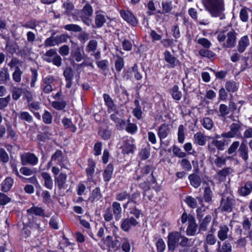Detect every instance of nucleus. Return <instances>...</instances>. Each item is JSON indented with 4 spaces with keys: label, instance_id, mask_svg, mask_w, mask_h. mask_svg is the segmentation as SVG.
<instances>
[{
    "label": "nucleus",
    "instance_id": "nucleus-1",
    "mask_svg": "<svg viewBox=\"0 0 252 252\" xmlns=\"http://www.w3.org/2000/svg\"><path fill=\"white\" fill-rule=\"evenodd\" d=\"M201 2L211 16L219 17L221 20L225 18L224 0H201Z\"/></svg>",
    "mask_w": 252,
    "mask_h": 252
},
{
    "label": "nucleus",
    "instance_id": "nucleus-2",
    "mask_svg": "<svg viewBox=\"0 0 252 252\" xmlns=\"http://www.w3.org/2000/svg\"><path fill=\"white\" fill-rule=\"evenodd\" d=\"M236 33L234 31H223L218 35L219 42H223V46L226 48H232L235 46L236 40Z\"/></svg>",
    "mask_w": 252,
    "mask_h": 252
},
{
    "label": "nucleus",
    "instance_id": "nucleus-3",
    "mask_svg": "<svg viewBox=\"0 0 252 252\" xmlns=\"http://www.w3.org/2000/svg\"><path fill=\"white\" fill-rule=\"evenodd\" d=\"M236 201L232 194L229 192H224L221 195L220 207L224 212H230L235 205Z\"/></svg>",
    "mask_w": 252,
    "mask_h": 252
},
{
    "label": "nucleus",
    "instance_id": "nucleus-4",
    "mask_svg": "<svg viewBox=\"0 0 252 252\" xmlns=\"http://www.w3.org/2000/svg\"><path fill=\"white\" fill-rule=\"evenodd\" d=\"M93 12V8L88 3L86 4L79 12V17L82 21L87 26H90L92 23V19L90 17L92 16Z\"/></svg>",
    "mask_w": 252,
    "mask_h": 252
},
{
    "label": "nucleus",
    "instance_id": "nucleus-5",
    "mask_svg": "<svg viewBox=\"0 0 252 252\" xmlns=\"http://www.w3.org/2000/svg\"><path fill=\"white\" fill-rule=\"evenodd\" d=\"M230 130L226 132H223L221 134V136L223 138H229L235 137H239L241 136V130L242 126L239 123H232L230 125Z\"/></svg>",
    "mask_w": 252,
    "mask_h": 252
},
{
    "label": "nucleus",
    "instance_id": "nucleus-6",
    "mask_svg": "<svg viewBox=\"0 0 252 252\" xmlns=\"http://www.w3.org/2000/svg\"><path fill=\"white\" fill-rule=\"evenodd\" d=\"M217 237L219 241H225L227 239H232L231 232L228 226L225 224L220 225L217 232Z\"/></svg>",
    "mask_w": 252,
    "mask_h": 252
},
{
    "label": "nucleus",
    "instance_id": "nucleus-7",
    "mask_svg": "<svg viewBox=\"0 0 252 252\" xmlns=\"http://www.w3.org/2000/svg\"><path fill=\"white\" fill-rule=\"evenodd\" d=\"M21 164L23 165L30 164L35 165L38 160V158L33 154L31 153H24L20 156Z\"/></svg>",
    "mask_w": 252,
    "mask_h": 252
},
{
    "label": "nucleus",
    "instance_id": "nucleus-8",
    "mask_svg": "<svg viewBox=\"0 0 252 252\" xmlns=\"http://www.w3.org/2000/svg\"><path fill=\"white\" fill-rule=\"evenodd\" d=\"M180 233L178 232L169 233L168 236V247L170 250H174L178 245Z\"/></svg>",
    "mask_w": 252,
    "mask_h": 252
},
{
    "label": "nucleus",
    "instance_id": "nucleus-9",
    "mask_svg": "<svg viewBox=\"0 0 252 252\" xmlns=\"http://www.w3.org/2000/svg\"><path fill=\"white\" fill-rule=\"evenodd\" d=\"M139 223L137 219L133 217L127 218L122 220L121 228L125 232H128L131 227L136 226Z\"/></svg>",
    "mask_w": 252,
    "mask_h": 252
},
{
    "label": "nucleus",
    "instance_id": "nucleus-10",
    "mask_svg": "<svg viewBox=\"0 0 252 252\" xmlns=\"http://www.w3.org/2000/svg\"><path fill=\"white\" fill-rule=\"evenodd\" d=\"M141 171L142 175L137 176V180H139L141 178L145 177L146 175L150 174L148 178H145V179L148 183H155V179L153 175V167L152 165H146L143 167L141 169Z\"/></svg>",
    "mask_w": 252,
    "mask_h": 252
},
{
    "label": "nucleus",
    "instance_id": "nucleus-11",
    "mask_svg": "<svg viewBox=\"0 0 252 252\" xmlns=\"http://www.w3.org/2000/svg\"><path fill=\"white\" fill-rule=\"evenodd\" d=\"M84 52L83 48L77 45L72 47L70 57L75 59L76 62H79L81 61L84 58Z\"/></svg>",
    "mask_w": 252,
    "mask_h": 252
},
{
    "label": "nucleus",
    "instance_id": "nucleus-12",
    "mask_svg": "<svg viewBox=\"0 0 252 252\" xmlns=\"http://www.w3.org/2000/svg\"><path fill=\"white\" fill-rule=\"evenodd\" d=\"M113 112L114 113L110 115V119L115 122L118 129H123L126 125L125 121L121 119V114L117 109Z\"/></svg>",
    "mask_w": 252,
    "mask_h": 252
},
{
    "label": "nucleus",
    "instance_id": "nucleus-13",
    "mask_svg": "<svg viewBox=\"0 0 252 252\" xmlns=\"http://www.w3.org/2000/svg\"><path fill=\"white\" fill-rule=\"evenodd\" d=\"M138 203H129L124 209H127L129 213L135 217L134 219H138L142 216V211L138 208Z\"/></svg>",
    "mask_w": 252,
    "mask_h": 252
},
{
    "label": "nucleus",
    "instance_id": "nucleus-14",
    "mask_svg": "<svg viewBox=\"0 0 252 252\" xmlns=\"http://www.w3.org/2000/svg\"><path fill=\"white\" fill-rule=\"evenodd\" d=\"M122 152L124 154L133 153L135 149L132 140L127 139L124 140L123 144L121 146Z\"/></svg>",
    "mask_w": 252,
    "mask_h": 252
},
{
    "label": "nucleus",
    "instance_id": "nucleus-15",
    "mask_svg": "<svg viewBox=\"0 0 252 252\" xmlns=\"http://www.w3.org/2000/svg\"><path fill=\"white\" fill-rule=\"evenodd\" d=\"M103 97L105 102V105L107 107V111L109 113L115 112L117 109V106L114 104L112 98L108 94H104L103 95Z\"/></svg>",
    "mask_w": 252,
    "mask_h": 252
},
{
    "label": "nucleus",
    "instance_id": "nucleus-16",
    "mask_svg": "<svg viewBox=\"0 0 252 252\" xmlns=\"http://www.w3.org/2000/svg\"><path fill=\"white\" fill-rule=\"evenodd\" d=\"M131 75L136 80H140L144 75H146V74L142 67H139L137 64H134L132 67Z\"/></svg>",
    "mask_w": 252,
    "mask_h": 252
},
{
    "label": "nucleus",
    "instance_id": "nucleus-17",
    "mask_svg": "<svg viewBox=\"0 0 252 252\" xmlns=\"http://www.w3.org/2000/svg\"><path fill=\"white\" fill-rule=\"evenodd\" d=\"M233 172V170L229 167H225L219 170L217 174V178L219 181L224 182L226 180L227 176H229Z\"/></svg>",
    "mask_w": 252,
    "mask_h": 252
},
{
    "label": "nucleus",
    "instance_id": "nucleus-18",
    "mask_svg": "<svg viewBox=\"0 0 252 252\" xmlns=\"http://www.w3.org/2000/svg\"><path fill=\"white\" fill-rule=\"evenodd\" d=\"M121 14L122 17L127 22L131 24L133 26H136L138 22L134 16L129 11H121Z\"/></svg>",
    "mask_w": 252,
    "mask_h": 252
},
{
    "label": "nucleus",
    "instance_id": "nucleus-19",
    "mask_svg": "<svg viewBox=\"0 0 252 252\" xmlns=\"http://www.w3.org/2000/svg\"><path fill=\"white\" fill-rule=\"evenodd\" d=\"M232 247V243L229 241H225L222 244L221 242L218 241L216 252H231Z\"/></svg>",
    "mask_w": 252,
    "mask_h": 252
},
{
    "label": "nucleus",
    "instance_id": "nucleus-20",
    "mask_svg": "<svg viewBox=\"0 0 252 252\" xmlns=\"http://www.w3.org/2000/svg\"><path fill=\"white\" fill-rule=\"evenodd\" d=\"M252 191V182L248 181L244 186L239 189L238 192L240 195L246 196L251 193Z\"/></svg>",
    "mask_w": 252,
    "mask_h": 252
},
{
    "label": "nucleus",
    "instance_id": "nucleus-21",
    "mask_svg": "<svg viewBox=\"0 0 252 252\" xmlns=\"http://www.w3.org/2000/svg\"><path fill=\"white\" fill-rule=\"evenodd\" d=\"M112 211L116 220H119L122 217V208L121 204L117 201H114L112 204Z\"/></svg>",
    "mask_w": 252,
    "mask_h": 252
},
{
    "label": "nucleus",
    "instance_id": "nucleus-22",
    "mask_svg": "<svg viewBox=\"0 0 252 252\" xmlns=\"http://www.w3.org/2000/svg\"><path fill=\"white\" fill-rule=\"evenodd\" d=\"M239 156L245 161H247L249 158V149L244 142H242L238 150Z\"/></svg>",
    "mask_w": 252,
    "mask_h": 252
},
{
    "label": "nucleus",
    "instance_id": "nucleus-23",
    "mask_svg": "<svg viewBox=\"0 0 252 252\" xmlns=\"http://www.w3.org/2000/svg\"><path fill=\"white\" fill-rule=\"evenodd\" d=\"M170 131V128L168 124H163L158 127V134L161 141L162 139L165 138L168 136Z\"/></svg>",
    "mask_w": 252,
    "mask_h": 252
},
{
    "label": "nucleus",
    "instance_id": "nucleus-24",
    "mask_svg": "<svg viewBox=\"0 0 252 252\" xmlns=\"http://www.w3.org/2000/svg\"><path fill=\"white\" fill-rule=\"evenodd\" d=\"M212 220V217L210 215H207L204 219L199 220V231L205 232L208 229V226Z\"/></svg>",
    "mask_w": 252,
    "mask_h": 252
},
{
    "label": "nucleus",
    "instance_id": "nucleus-25",
    "mask_svg": "<svg viewBox=\"0 0 252 252\" xmlns=\"http://www.w3.org/2000/svg\"><path fill=\"white\" fill-rule=\"evenodd\" d=\"M250 44V40L247 35H245L241 37L238 42V51L240 53L244 52L246 48Z\"/></svg>",
    "mask_w": 252,
    "mask_h": 252
},
{
    "label": "nucleus",
    "instance_id": "nucleus-26",
    "mask_svg": "<svg viewBox=\"0 0 252 252\" xmlns=\"http://www.w3.org/2000/svg\"><path fill=\"white\" fill-rule=\"evenodd\" d=\"M51 160L55 161L57 164L60 165L62 167H64L63 163L64 161V157L61 151L57 150L52 156Z\"/></svg>",
    "mask_w": 252,
    "mask_h": 252
},
{
    "label": "nucleus",
    "instance_id": "nucleus-27",
    "mask_svg": "<svg viewBox=\"0 0 252 252\" xmlns=\"http://www.w3.org/2000/svg\"><path fill=\"white\" fill-rule=\"evenodd\" d=\"M106 22V16L100 13L99 11L95 12V24L97 28L102 27Z\"/></svg>",
    "mask_w": 252,
    "mask_h": 252
},
{
    "label": "nucleus",
    "instance_id": "nucleus-28",
    "mask_svg": "<svg viewBox=\"0 0 252 252\" xmlns=\"http://www.w3.org/2000/svg\"><path fill=\"white\" fill-rule=\"evenodd\" d=\"M41 176L44 180V186L49 189H52L53 183L50 175L46 172H43L41 173Z\"/></svg>",
    "mask_w": 252,
    "mask_h": 252
},
{
    "label": "nucleus",
    "instance_id": "nucleus-29",
    "mask_svg": "<svg viewBox=\"0 0 252 252\" xmlns=\"http://www.w3.org/2000/svg\"><path fill=\"white\" fill-rule=\"evenodd\" d=\"M13 184V180L10 177L6 178L1 183V190L6 192L11 188Z\"/></svg>",
    "mask_w": 252,
    "mask_h": 252
},
{
    "label": "nucleus",
    "instance_id": "nucleus-30",
    "mask_svg": "<svg viewBox=\"0 0 252 252\" xmlns=\"http://www.w3.org/2000/svg\"><path fill=\"white\" fill-rule=\"evenodd\" d=\"M164 57L165 61L169 63L171 67H174L176 65L177 60L170 52L166 51L164 53Z\"/></svg>",
    "mask_w": 252,
    "mask_h": 252
},
{
    "label": "nucleus",
    "instance_id": "nucleus-31",
    "mask_svg": "<svg viewBox=\"0 0 252 252\" xmlns=\"http://www.w3.org/2000/svg\"><path fill=\"white\" fill-rule=\"evenodd\" d=\"M190 184L195 188H198L201 183V180L199 176L196 174H191L189 176Z\"/></svg>",
    "mask_w": 252,
    "mask_h": 252
},
{
    "label": "nucleus",
    "instance_id": "nucleus-32",
    "mask_svg": "<svg viewBox=\"0 0 252 252\" xmlns=\"http://www.w3.org/2000/svg\"><path fill=\"white\" fill-rule=\"evenodd\" d=\"M31 51L32 48L29 46L28 43L26 42L25 45L23 48L18 49L17 54L19 56L23 58H26L30 55Z\"/></svg>",
    "mask_w": 252,
    "mask_h": 252
},
{
    "label": "nucleus",
    "instance_id": "nucleus-33",
    "mask_svg": "<svg viewBox=\"0 0 252 252\" xmlns=\"http://www.w3.org/2000/svg\"><path fill=\"white\" fill-rule=\"evenodd\" d=\"M170 93L173 98L177 101H179L182 97V93L179 91V87L174 85L170 90Z\"/></svg>",
    "mask_w": 252,
    "mask_h": 252
},
{
    "label": "nucleus",
    "instance_id": "nucleus-34",
    "mask_svg": "<svg viewBox=\"0 0 252 252\" xmlns=\"http://www.w3.org/2000/svg\"><path fill=\"white\" fill-rule=\"evenodd\" d=\"M66 178V175L63 173H61L58 176L55 178V181L60 189L64 188Z\"/></svg>",
    "mask_w": 252,
    "mask_h": 252
},
{
    "label": "nucleus",
    "instance_id": "nucleus-35",
    "mask_svg": "<svg viewBox=\"0 0 252 252\" xmlns=\"http://www.w3.org/2000/svg\"><path fill=\"white\" fill-rule=\"evenodd\" d=\"M10 80V76L7 69L0 70V85L6 84Z\"/></svg>",
    "mask_w": 252,
    "mask_h": 252
},
{
    "label": "nucleus",
    "instance_id": "nucleus-36",
    "mask_svg": "<svg viewBox=\"0 0 252 252\" xmlns=\"http://www.w3.org/2000/svg\"><path fill=\"white\" fill-rule=\"evenodd\" d=\"M58 38L57 36H54V34H53L50 37L47 38L44 43V45L45 47H52L56 45H58Z\"/></svg>",
    "mask_w": 252,
    "mask_h": 252
},
{
    "label": "nucleus",
    "instance_id": "nucleus-37",
    "mask_svg": "<svg viewBox=\"0 0 252 252\" xmlns=\"http://www.w3.org/2000/svg\"><path fill=\"white\" fill-rule=\"evenodd\" d=\"M56 53L57 52L55 49H50L43 55L42 58L45 61L48 63H51L53 57L56 54Z\"/></svg>",
    "mask_w": 252,
    "mask_h": 252
},
{
    "label": "nucleus",
    "instance_id": "nucleus-38",
    "mask_svg": "<svg viewBox=\"0 0 252 252\" xmlns=\"http://www.w3.org/2000/svg\"><path fill=\"white\" fill-rule=\"evenodd\" d=\"M225 88L228 92L234 93L238 90V85L234 81H228L226 82Z\"/></svg>",
    "mask_w": 252,
    "mask_h": 252
},
{
    "label": "nucleus",
    "instance_id": "nucleus-39",
    "mask_svg": "<svg viewBox=\"0 0 252 252\" xmlns=\"http://www.w3.org/2000/svg\"><path fill=\"white\" fill-rule=\"evenodd\" d=\"M27 212L30 214H34L36 216H44V210L40 207L33 206L27 210Z\"/></svg>",
    "mask_w": 252,
    "mask_h": 252
},
{
    "label": "nucleus",
    "instance_id": "nucleus-40",
    "mask_svg": "<svg viewBox=\"0 0 252 252\" xmlns=\"http://www.w3.org/2000/svg\"><path fill=\"white\" fill-rule=\"evenodd\" d=\"M113 170V166L111 164H109L106 169H105L103 173V178L105 182L109 181L112 176V172Z\"/></svg>",
    "mask_w": 252,
    "mask_h": 252
},
{
    "label": "nucleus",
    "instance_id": "nucleus-41",
    "mask_svg": "<svg viewBox=\"0 0 252 252\" xmlns=\"http://www.w3.org/2000/svg\"><path fill=\"white\" fill-rule=\"evenodd\" d=\"M94 162L89 159L88 161V167L86 168V173L89 180L92 178L94 172L95 167Z\"/></svg>",
    "mask_w": 252,
    "mask_h": 252
},
{
    "label": "nucleus",
    "instance_id": "nucleus-42",
    "mask_svg": "<svg viewBox=\"0 0 252 252\" xmlns=\"http://www.w3.org/2000/svg\"><path fill=\"white\" fill-rule=\"evenodd\" d=\"M197 227V225L194 221H190L186 230L187 234L189 236L194 235L196 233Z\"/></svg>",
    "mask_w": 252,
    "mask_h": 252
},
{
    "label": "nucleus",
    "instance_id": "nucleus-43",
    "mask_svg": "<svg viewBox=\"0 0 252 252\" xmlns=\"http://www.w3.org/2000/svg\"><path fill=\"white\" fill-rule=\"evenodd\" d=\"M216 158L214 160V164L218 167H221L226 164V160L228 159L229 157L223 158L218 156H215Z\"/></svg>",
    "mask_w": 252,
    "mask_h": 252
},
{
    "label": "nucleus",
    "instance_id": "nucleus-44",
    "mask_svg": "<svg viewBox=\"0 0 252 252\" xmlns=\"http://www.w3.org/2000/svg\"><path fill=\"white\" fill-rule=\"evenodd\" d=\"M194 140L198 145H204L206 142L205 136L201 132L196 133L194 136Z\"/></svg>",
    "mask_w": 252,
    "mask_h": 252
},
{
    "label": "nucleus",
    "instance_id": "nucleus-45",
    "mask_svg": "<svg viewBox=\"0 0 252 252\" xmlns=\"http://www.w3.org/2000/svg\"><path fill=\"white\" fill-rule=\"evenodd\" d=\"M213 192L211 190L210 188L206 187L204 189L203 193V198L206 202L209 203L212 200Z\"/></svg>",
    "mask_w": 252,
    "mask_h": 252
},
{
    "label": "nucleus",
    "instance_id": "nucleus-46",
    "mask_svg": "<svg viewBox=\"0 0 252 252\" xmlns=\"http://www.w3.org/2000/svg\"><path fill=\"white\" fill-rule=\"evenodd\" d=\"M23 71L18 66L15 67V70L12 74V79L16 83H19L21 81V76Z\"/></svg>",
    "mask_w": 252,
    "mask_h": 252
},
{
    "label": "nucleus",
    "instance_id": "nucleus-47",
    "mask_svg": "<svg viewBox=\"0 0 252 252\" xmlns=\"http://www.w3.org/2000/svg\"><path fill=\"white\" fill-rule=\"evenodd\" d=\"M20 173L26 176H30L35 174V169H31L28 167H22L20 169Z\"/></svg>",
    "mask_w": 252,
    "mask_h": 252
},
{
    "label": "nucleus",
    "instance_id": "nucleus-48",
    "mask_svg": "<svg viewBox=\"0 0 252 252\" xmlns=\"http://www.w3.org/2000/svg\"><path fill=\"white\" fill-rule=\"evenodd\" d=\"M66 105V102L64 100L55 101L52 102V106L58 110H63Z\"/></svg>",
    "mask_w": 252,
    "mask_h": 252
},
{
    "label": "nucleus",
    "instance_id": "nucleus-49",
    "mask_svg": "<svg viewBox=\"0 0 252 252\" xmlns=\"http://www.w3.org/2000/svg\"><path fill=\"white\" fill-rule=\"evenodd\" d=\"M162 11V13H167L170 12L173 8L171 1H163L161 3Z\"/></svg>",
    "mask_w": 252,
    "mask_h": 252
},
{
    "label": "nucleus",
    "instance_id": "nucleus-50",
    "mask_svg": "<svg viewBox=\"0 0 252 252\" xmlns=\"http://www.w3.org/2000/svg\"><path fill=\"white\" fill-rule=\"evenodd\" d=\"M219 240H217L216 236L212 233L208 234L205 239V243L209 245H214L216 242L218 243Z\"/></svg>",
    "mask_w": 252,
    "mask_h": 252
},
{
    "label": "nucleus",
    "instance_id": "nucleus-51",
    "mask_svg": "<svg viewBox=\"0 0 252 252\" xmlns=\"http://www.w3.org/2000/svg\"><path fill=\"white\" fill-rule=\"evenodd\" d=\"M62 123L65 128H71V131L75 132L76 127L73 126L71 120L67 118H64L62 120Z\"/></svg>",
    "mask_w": 252,
    "mask_h": 252
},
{
    "label": "nucleus",
    "instance_id": "nucleus-52",
    "mask_svg": "<svg viewBox=\"0 0 252 252\" xmlns=\"http://www.w3.org/2000/svg\"><path fill=\"white\" fill-rule=\"evenodd\" d=\"M130 197V194L127 193L126 191H124L117 194L116 196V199L119 201H124L126 199H128V200Z\"/></svg>",
    "mask_w": 252,
    "mask_h": 252
},
{
    "label": "nucleus",
    "instance_id": "nucleus-53",
    "mask_svg": "<svg viewBox=\"0 0 252 252\" xmlns=\"http://www.w3.org/2000/svg\"><path fill=\"white\" fill-rule=\"evenodd\" d=\"M65 30L73 32H80L82 31V28L76 24H68L64 27Z\"/></svg>",
    "mask_w": 252,
    "mask_h": 252
},
{
    "label": "nucleus",
    "instance_id": "nucleus-54",
    "mask_svg": "<svg viewBox=\"0 0 252 252\" xmlns=\"http://www.w3.org/2000/svg\"><path fill=\"white\" fill-rule=\"evenodd\" d=\"M192 242L184 236L181 235L180 234V241L178 245L182 247H190L192 245Z\"/></svg>",
    "mask_w": 252,
    "mask_h": 252
},
{
    "label": "nucleus",
    "instance_id": "nucleus-55",
    "mask_svg": "<svg viewBox=\"0 0 252 252\" xmlns=\"http://www.w3.org/2000/svg\"><path fill=\"white\" fill-rule=\"evenodd\" d=\"M202 124L204 128L209 130L211 129L214 126L213 121L208 117L204 118L202 121Z\"/></svg>",
    "mask_w": 252,
    "mask_h": 252
},
{
    "label": "nucleus",
    "instance_id": "nucleus-56",
    "mask_svg": "<svg viewBox=\"0 0 252 252\" xmlns=\"http://www.w3.org/2000/svg\"><path fill=\"white\" fill-rule=\"evenodd\" d=\"M19 118L23 121L28 123L32 122V117L27 112H21L19 114Z\"/></svg>",
    "mask_w": 252,
    "mask_h": 252
},
{
    "label": "nucleus",
    "instance_id": "nucleus-57",
    "mask_svg": "<svg viewBox=\"0 0 252 252\" xmlns=\"http://www.w3.org/2000/svg\"><path fill=\"white\" fill-rule=\"evenodd\" d=\"M97 42L95 40H90L86 46V51L88 52H94L97 48Z\"/></svg>",
    "mask_w": 252,
    "mask_h": 252
},
{
    "label": "nucleus",
    "instance_id": "nucleus-58",
    "mask_svg": "<svg viewBox=\"0 0 252 252\" xmlns=\"http://www.w3.org/2000/svg\"><path fill=\"white\" fill-rule=\"evenodd\" d=\"M178 139L179 142L182 143L185 139V127L183 125H181L178 127Z\"/></svg>",
    "mask_w": 252,
    "mask_h": 252
},
{
    "label": "nucleus",
    "instance_id": "nucleus-59",
    "mask_svg": "<svg viewBox=\"0 0 252 252\" xmlns=\"http://www.w3.org/2000/svg\"><path fill=\"white\" fill-rule=\"evenodd\" d=\"M140 195V193L139 191H136L133 193L129 198L127 202L123 205V207H126L129 203H138L136 201L137 198L139 197Z\"/></svg>",
    "mask_w": 252,
    "mask_h": 252
},
{
    "label": "nucleus",
    "instance_id": "nucleus-60",
    "mask_svg": "<svg viewBox=\"0 0 252 252\" xmlns=\"http://www.w3.org/2000/svg\"><path fill=\"white\" fill-rule=\"evenodd\" d=\"M212 144L217 148V149L220 151L224 150L225 146V142L224 140H218L215 138H213Z\"/></svg>",
    "mask_w": 252,
    "mask_h": 252
},
{
    "label": "nucleus",
    "instance_id": "nucleus-61",
    "mask_svg": "<svg viewBox=\"0 0 252 252\" xmlns=\"http://www.w3.org/2000/svg\"><path fill=\"white\" fill-rule=\"evenodd\" d=\"M240 143L238 141H234L229 146L227 150V153L229 155H231L236 152L237 149L240 146Z\"/></svg>",
    "mask_w": 252,
    "mask_h": 252
},
{
    "label": "nucleus",
    "instance_id": "nucleus-62",
    "mask_svg": "<svg viewBox=\"0 0 252 252\" xmlns=\"http://www.w3.org/2000/svg\"><path fill=\"white\" fill-rule=\"evenodd\" d=\"M185 202L190 208H195L197 206L196 199L190 196H188L186 197Z\"/></svg>",
    "mask_w": 252,
    "mask_h": 252
},
{
    "label": "nucleus",
    "instance_id": "nucleus-63",
    "mask_svg": "<svg viewBox=\"0 0 252 252\" xmlns=\"http://www.w3.org/2000/svg\"><path fill=\"white\" fill-rule=\"evenodd\" d=\"M199 54L203 57H207L209 59L214 58L215 55L213 52L205 49L199 50Z\"/></svg>",
    "mask_w": 252,
    "mask_h": 252
},
{
    "label": "nucleus",
    "instance_id": "nucleus-64",
    "mask_svg": "<svg viewBox=\"0 0 252 252\" xmlns=\"http://www.w3.org/2000/svg\"><path fill=\"white\" fill-rule=\"evenodd\" d=\"M219 112L221 117H225L230 112L229 107L225 104H221L219 107Z\"/></svg>",
    "mask_w": 252,
    "mask_h": 252
}]
</instances>
